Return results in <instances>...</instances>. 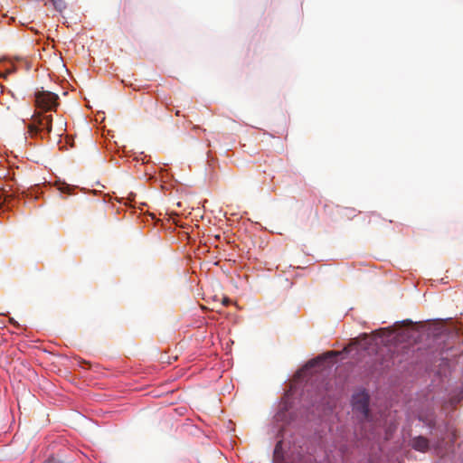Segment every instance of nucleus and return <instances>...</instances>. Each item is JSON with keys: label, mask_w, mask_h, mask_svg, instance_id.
Returning a JSON list of instances; mask_svg holds the SVG:
<instances>
[{"label": "nucleus", "mask_w": 463, "mask_h": 463, "mask_svg": "<svg viewBox=\"0 0 463 463\" xmlns=\"http://www.w3.org/2000/svg\"><path fill=\"white\" fill-rule=\"evenodd\" d=\"M282 463V462H281Z\"/></svg>", "instance_id": "nucleus-13"}, {"label": "nucleus", "mask_w": 463, "mask_h": 463, "mask_svg": "<svg viewBox=\"0 0 463 463\" xmlns=\"http://www.w3.org/2000/svg\"><path fill=\"white\" fill-rule=\"evenodd\" d=\"M412 448L416 450L425 452L429 448V441L423 437H418L412 441Z\"/></svg>", "instance_id": "nucleus-4"}, {"label": "nucleus", "mask_w": 463, "mask_h": 463, "mask_svg": "<svg viewBox=\"0 0 463 463\" xmlns=\"http://www.w3.org/2000/svg\"><path fill=\"white\" fill-rule=\"evenodd\" d=\"M354 410L359 411L365 420H369V396L362 392L354 395L353 397Z\"/></svg>", "instance_id": "nucleus-3"}, {"label": "nucleus", "mask_w": 463, "mask_h": 463, "mask_svg": "<svg viewBox=\"0 0 463 463\" xmlns=\"http://www.w3.org/2000/svg\"><path fill=\"white\" fill-rule=\"evenodd\" d=\"M52 115H43L40 111H35L31 118V122L27 126L29 136L31 137L44 138L52 131Z\"/></svg>", "instance_id": "nucleus-1"}, {"label": "nucleus", "mask_w": 463, "mask_h": 463, "mask_svg": "<svg viewBox=\"0 0 463 463\" xmlns=\"http://www.w3.org/2000/svg\"><path fill=\"white\" fill-rule=\"evenodd\" d=\"M283 459V453H282V441L279 440L277 442L275 449H274V460L276 462H279Z\"/></svg>", "instance_id": "nucleus-5"}, {"label": "nucleus", "mask_w": 463, "mask_h": 463, "mask_svg": "<svg viewBox=\"0 0 463 463\" xmlns=\"http://www.w3.org/2000/svg\"><path fill=\"white\" fill-rule=\"evenodd\" d=\"M175 115H176V116H179V115H180V111H179V110H176V111H175Z\"/></svg>", "instance_id": "nucleus-11"}, {"label": "nucleus", "mask_w": 463, "mask_h": 463, "mask_svg": "<svg viewBox=\"0 0 463 463\" xmlns=\"http://www.w3.org/2000/svg\"><path fill=\"white\" fill-rule=\"evenodd\" d=\"M2 92H3V90H2V88L0 87V93H2Z\"/></svg>", "instance_id": "nucleus-12"}, {"label": "nucleus", "mask_w": 463, "mask_h": 463, "mask_svg": "<svg viewBox=\"0 0 463 463\" xmlns=\"http://www.w3.org/2000/svg\"><path fill=\"white\" fill-rule=\"evenodd\" d=\"M229 302H230V300H229V298H222V304H223V305H225V306H226V305H228V304H229Z\"/></svg>", "instance_id": "nucleus-8"}, {"label": "nucleus", "mask_w": 463, "mask_h": 463, "mask_svg": "<svg viewBox=\"0 0 463 463\" xmlns=\"http://www.w3.org/2000/svg\"><path fill=\"white\" fill-rule=\"evenodd\" d=\"M53 6L59 12H61L65 8V3L62 0H52Z\"/></svg>", "instance_id": "nucleus-6"}, {"label": "nucleus", "mask_w": 463, "mask_h": 463, "mask_svg": "<svg viewBox=\"0 0 463 463\" xmlns=\"http://www.w3.org/2000/svg\"><path fill=\"white\" fill-rule=\"evenodd\" d=\"M327 354L330 356H335L336 353L332 351V352L327 353Z\"/></svg>", "instance_id": "nucleus-10"}, {"label": "nucleus", "mask_w": 463, "mask_h": 463, "mask_svg": "<svg viewBox=\"0 0 463 463\" xmlns=\"http://www.w3.org/2000/svg\"><path fill=\"white\" fill-rule=\"evenodd\" d=\"M70 189L68 184H63L61 187H60V190L64 193Z\"/></svg>", "instance_id": "nucleus-7"}, {"label": "nucleus", "mask_w": 463, "mask_h": 463, "mask_svg": "<svg viewBox=\"0 0 463 463\" xmlns=\"http://www.w3.org/2000/svg\"><path fill=\"white\" fill-rule=\"evenodd\" d=\"M46 463H56L55 458H50Z\"/></svg>", "instance_id": "nucleus-9"}, {"label": "nucleus", "mask_w": 463, "mask_h": 463, "mask_svg": "<svg viewBox=\"0 0 463 463\" xmlns=\"http://www.w3.org/2000/svg\"><path fill=\"white\" fill-rule=\"evenodd\" d=\"M59 96L49 90H36L34 106L40 112L55 111L59 106Z\"/></svg>", "instance_id": "nucleus-2"}]
</instances>
